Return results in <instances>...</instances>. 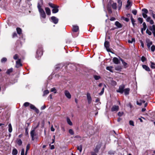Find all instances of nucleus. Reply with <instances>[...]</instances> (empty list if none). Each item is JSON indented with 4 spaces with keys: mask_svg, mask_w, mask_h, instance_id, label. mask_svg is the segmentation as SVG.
Masks as SVG:
<instances>
[{
    "mask_svg": "<svg viewBox=\"0 0 155 155\" xmlns=\"http://www.w3.org/2000/svg\"><path fill=\"white\" fill-rule=\"evenodd\" d=\"M43 4V0H39L38 2L37 7L40 13V16L42 18H45L46 15L43 9L41 8V6Z\"/></svg>",
    "mask_w": 155,
    "mask_h": 155,
    "instance_id": "1",
    "label": "nucleus"
},
{
    "mask_svg": "<svg viewBox=\"0 0 155 155\" xmlns=\"http://www.w3.org/2000/svg\"><path fill=\"white\" fill-rule=\"evenodd\" d=\"M151 31L154 37L155 36V25H153L149 27V29H147L146 31V33L149 35H151L152 34Z\"/></svg>",
    "mask_w": 155,
    "mask_h": 155,
    "instance_id": "2",
    "label": "nucleus"
},
{
    "mask_svg": "<svg viewBox=\"0 0 155 155\" xmlns=\"http://www.w3.org/2000/svg\"><path fill=\"white\" fill-rule=\"evenodd\" d=\"M43 54V51L42 48H41L38 49L36 52V58L39 59V58L41 57Z\"/></svg>",
    "mask_w": 155,
    "mask_h": 155,
    "instance_id": "3",
    "label": "nucleus"
},
{
    "mask_svg": "<svg viewBox=\"0 0 155 155\" xmlns=\"http://www.w3.org/2000/svg\"><path fill=\"white\" fill-rule=\"evenodd\" d=\"M124 85H120L119 86V89L118 90H117L116 91L117 92H119L121 94H122L124 91Z\"/></svg>",
    "mask_w": 155,
    "mask_h": 155,
    "instance_id": "4",
    "label": "nucleus"
},
{
    "mask_svg": "<svg viewBox=\"0 0 155 155\" xmlns=\"http://www.w3.org/2000/svg\"><path fill=\"white\" fill-rule=\"evenodd\" d=\"M119 107L117 105H114L112 106L111 109L112 112H117L119 110Z\"/></svg>",
    "mask_w": 155,
    "mask_h": 155,
    "instance_id": "5",
    "label": "nucleus"
},
{
    "mask_svg": "<svg viewBox=\"0 0 155 155\" xmlns=\"http://www.w3.org/2000/svg\"><path fill=\"white\" fill-rule=\"evenodd\" d=\"M51 19L52 22H53L54 24H56L58 23V19L55 17L52 16L51 18Z\"/></svg>",
    "mask_w": 155,
    "mask_h": 155,
    "instance_id": "6",
    "label": "nucleus"
},
{
    "mask_svg": "<svg viewBox=\"0 0 155 155\" xmlns=\"http://www.w3.org/2000/svg\"><path fill=\"white\" fill-rule=\"evenodd\" d=\"M30 106V108L34 110L37 113H38L39 112V110L37 109L34 105L31 104Z\"/></svg>",
    "mask_w": 155,
    "mask_h": 155,
    "instance_id": "7",
    "label": "nucleus"
},
{
    "mask_svg": "<svg viewBox=\"0 0 155 155\" xmlns=\"http://www.w3.org/2000/svg\"><path fill=\"white\" fill-rule=\"evenodd\" d=\"M64 94L65 96L68 98L70 99L71 98V95L69 92L67 90L64 91Z\"/></svg>",
    "mask_w": 155,
    "mask_h": 155,
    "instance_id": "8",
    "label": "nucleus"
},
{
    "mask_svg": "<svg viewBox=\"0 0 155 155\" xmlns=\"http://www.w3.org/2000/svg\"><path fill=\"white\" fill-rule=\"evenodd\" d=\"M87 97L88 103L89 104H91V102L92 99L90 94L89 93H87Z\"/></svg>",
    "mask_w": 155,
    "mask_h": 155,
    "instance_id": "9",
    "label": "nucleus"
},
{
    "mask_svg": "<svg viewBox=\"0 0 155 155\" xmlns=\"http://www.w3.org/2000/svg\"><path fill=\"white\" fill-rule=\"evenodd\" d=\"M59 6L56 5L55 7L53 8L52 10V12L53 13H56L58 12V9Z\"/></svg>",
    "mask_w": 155,
    "mask_h": 155,
    "instance_id": "10",
    "label": "nucleus"
},
{
    "mask_svg": "<svg viewBox=\"0 0 155 155\" xmlns=\"http://www.w3.org/2000/svg\"><path fill=\"white\" fill-rule=\"evenodd\" d=\"M146 42L147 43V46L148 48H150V46L152 44V42L149 39H147Z\"/></svg>",
    "mask_w": 155,
    "mask_h": 155,
    "instance_id": "11",
    "label": "nucleus"
},
{
    "mask_svg": "<svg viewBox=\"0 0 155 155\" xmlns=\"http://www.w3.org/2000/svg\"><path fill=\"white\" fill-rule=\"evenodd\" d=\"M104 47L107 51L109 49V43L107 41H105L104 43Z\"/></svg>",
    "mask_w": 155,
    "mask_h": 155,
    "instance_id": "12",
    "label": "nucleus"
},
{
    "mask_svg": "<svg viewBox=\"0 0 155 155\" xmlns=\"http://www.w3.org/2000/svg\"><path fill=\"white\" fill-rule=\"evenodd\" d=\"M22 64L21 63V59H18V60L16 61V67L18 68L19 67L21 66Z\"/></svg>",
    "mask_w": 155,
    "mask_h": 155,
    "instance_id": "13",
    "label": "nucleus"
},
{
    "mask_svg": "<svg viewBox=\"0 0 155 155\" xmlns=\"http://www.w3.org/2000/svg\"><path fill=\"white\" fill-rule=\"evenodd\" d=\"M73 31L74 32H76L78 31L79 30V27L77 25H73Z\"/></svg>",
    "mask_w": 155,
    "mask_h": 155,
    "instance_id": "14",
    "label": "nucleus"
},
{
    "mask_svg": "<svg viewBox=\"0 0 155 155\" xmlns=\"http://www.w3.org/2000/svg\"><path fill=\"white\" fill-rule=\"evenodd\" d=\"M143 28H142L141 29V32L142 34L143 33V31H145L147 28V25H146V23L145 22L143 23Z\"/></svg>",
    "mask_w": 155,
    "mask_h": 155,
    "instance_id": "15",
    "label": "nucleus"
},
{
    "mask_svg": "<svg viewBox=\"0 0 155 155\" xmlns=\"http://www.w3.org/2000/svg\"><path fill=\"white\" fill-rule=\"evenodd\" d=\"M45 9L47 14L48 15H50L51 14V12L50 8L48 7H46Z\"/></svg>",
    "mask_w": 155,
    "mask_h": 155,
    "instance_id": "16",
    "label": "nucleus"
},
{
    "mask_svg": "<svg viewBox=\"0 0 155 155\" xmlns=\"http://www.w3.org/2000/svg\"><path fill=\"white\" fill-rule=\"evenodd\" d=\"M115 25L118 28H120L122 27V25L118 21L115 22Z\"/></svg>",
    "mask_w": 155,
    "mask_h": 155,
    "instance_id": "17",
    "label": "nucleus"
},
{
    "mask_svg": "<svg viewBox=\"0 0 155 155\" xmlns=\"http://www.w3.org/2000/svg\"><path fill=\"white\" fill-rule=\"evenodd\" d=\"M130 88H126L124 90V94L125 95H127L129 94V91H130Z\"/></svg>",
    "mask_w": 155,
    "mask_h": 155,
    "instance_id": "18",
    "label": "nucleus"
},
{
    "mask_svg": "<svg viewBox=\"0 0 155 155\" xmlns=\"http://www.w3.org/2000/svg\"><path fill=\"white\" fill-rule=\"evenodd\" d=\"M142 67L144 69L147 71H150V69L149 67L146 65H143Z\"/></svg>",
    "mask_w": 155,
    "mask_h": 155,
    "instance_id": "19",
    "label": "nucleus"
},
{
    "mask_svg": "<svg viewBox=\"0 0 155 155\" xmlns=\"http://www.w3.org/2000/svg\"><path fill=\"white\" fill-rule=\"evenodd\" d=\"M113 61L114 62L115 64H117L119 63L118 59L116 57H114L113 58Z\"/></svg>",
    "mask_w": 155,
    "mask_h": 155,
    "instance_id": "20",
    "label": "nucleus"
},
{
    "mask_svg": "<svg viewBox=\"0 0 155 155\" xmlns=\"http://www.w3.org/2000/svg\"><path fill=\"white\" fill-rule=\"evenodd\" d=\"M120 60L121 61L124 68H126L128 67V65L127 63L124 62V60L121 59H120Z\"/></svg>",
    "mask_w": 155,
    "mask_h": 155,
    "instance_id": "21",
    "label": "nucleus"
},
{
    "mask_svg": "<svg viewBox=\"0 0 155 155\" xmlns=\"http://www.w3.org/2000/svg\"><path fill=\"white\" fill-rule=\"evenodd\" d=\"M18 153V150L14 148L13 149L12 153V155H16Z\"/></svg>",
    "mask_w": 155,
    "mask_h": 155,
    "instance_id": "22",
    "label": "nucleus"
},
{
    "mask_svg": "<svg viewBox=\"0 0 155 155\" xmlns=\"http://www.w3.org/2000/svg\"><path fill=\"white\" fill-rule=\"evenodd\" d=\"M118 10H119L120 9L122 6V2L120 0H119L118 1Z\"/></svg>",
    "mask_w": 155,
    "mask_h": 155,
    "instance_id": "23",
    "label": "nucleus"
},
{
    "mask_svg": "<svg viewBox=\"0 0 155 155\" xmlns=\"http://www.w3.org/2000/svg\"><path fill=\"white\" fill-rule=\"evenodd\" d=\"M145 102V101L142 100H140V101L139 102L137 101V104L138 105L140 106L141 105L142 103H144Z\"/></svg>",
    "mask_w": 155,
    "mask_h": 155,
    "instance_id": "24",
    "label": "nucleus"
},
{
    "mask_svg": "<svg viewBox=\"0 0 155 155\" xmlns=\"http://www.w3.org/2000/svg\"><path fill=\"white\" fill-rule=\"evenodd\" d=\"M16 30L18 34L20 35L21 34L22 30L19 28H16Z\"/></svg>",
    "mask_w": 155,
    "mask_h": 155,
    "instance_id": "25",
    "label": "nucleus"
},
{
    "mask_svg": "<svg viewBox=\"0 0 155 155\" xmlns=\"http://www.w3.org/2000/svg\"><path fill=\"white\" fill-rule=\"evenodd\" d=\"M8 130L9 132V133L12 132V125L11 124H9L8 125Z\"/></svg>",
    "mask_w": 155,
    "mask_h": 155,
    "instance_id": "26",
    "label": "nucleus"
},
{
    "mask_svg": "<svg viewBox=\"0 0 155 155\" xmlns=\"http://www.w3.org/2000/svg\"><path fill=\"white\" fill-rule=\"evenodd\" d=\"M104 87H106V86L105 84H104V87L102 88L101 92L99 93V94L100 95H102L104 92Z\"/></svg>",
    "mask_w": 155,
    "mask_h": 155,
    "instance_id": "27",
    "label": "nucleus"
},
{
    "mask_svg": "<svg viewBox=\"0 0 155 155\" xmlns=\"http://www.w3.org/2000/svg\"><path fill=\"white\" fill-rule=\"evenodd\" d=\"M67 121L68 123L70 125H72V123L70 119L68 118L67 117Z\"/></svg>",
    "mask_w": 155,
    "mask_h": 155,
    "instance_id": "28",
    "label": "nucleus"
},
{
    "mask_svg": "<svg viewBox=\"0 0 155 155\" xmlns=\"http://www.w3.org/2000/svg\"><path fill=\"white\" fill-rule=\"evenodd\" d=\"M113 68V67L112 66H108L107 67L106 69L111 72H113V71L112 70Z\"/></svg>",
    "mask_w": 155,
    "mask_h": 155,
    "instance_id": "29",
    "label": "nucleus"
},
{
    "mask_svg": "<svg viewBox=\"0 0 155 155\" xmlns=\"http://www.w3.org/2000/svg\"><path fill=\"white\" fill-rule=\"evenodd\" d=\"M35 128L34 129L32 130L31 132V136H35Z\"/></svg>",
    "mask_w": 155,
    "mask_h": 155,
    "instance_id": "30",
    "label": "nucleus"
},
{
    "mask_svg": "<svg viewBox=\"0 0 155 155\" xmlns=\"http://www.w3.org/2000/svg\"><path fill=\"white\" fill-rule=\"evenodd\" d=\"M17 142L19 146H20L22 143V142L20 139H18L17 140Z\"/></svg>",
    "mask_w": 155,
    "mask_h": 155,
    "instance_id": "31",
    "label": "nucleus"
},
{
    "mask_svg": "<svg viewBox=\"0 0 155 155\" xmlns=\"http://www.w3.org/2000/svg\"><path fill=\"white\" fill-rule=\"evenodd\" d=\"M94 79L96 80H98L101 78V77L100 76L97 75H94Z\"/></svg>",
    "mask_w": 155,
    "mask_h": 155,
    "instance_id": "32",
    "label": "nucleus"
},
{
    "mask_svg": "<svg viewBox=\"0 0 155 155\" xmlns=\"http://www.w3.org/2000/svg\"><path fill=\"white\" fill-rule=\"evenodd\" d=\"M131 21L132 23V25H133V26L134 27L135 25V24L134 22H135V20L133 18L132 16L131 17Z\"/></svg>",
    "mask_w": 155,
    "mask_h": 155,
    "instance_id": "33",
    "label": "nucleus"
},
{
    "mask_svg": "<svg viewBox=\"0 0 155 155\" xmlns=\"http://www.w3.org/2000/svg\"><path fill=\"white\" fill-rule=\"evenodd\" d=\"M82 146L81 145H80L79 146H78L77 147V149L80 152H81L82 150Z\"/></svg>",
    "mask_w": 155,
    "mask_h": 155,
    "instance_id": "34",
    "label": "nucleus"
},
{
    "mask_svg": "<svg viewBox=\"0 0 155 155\" xmlns=\"http://www.w3.org/2000/svg\"><path fill=\"white\" fill-rule=\"evenodd\" d=\"M112 7L113 9H116L117 8V4L116 3H113L112 5Z\"/></svg>",
    "mask_w": 155,
    "mask_h": 155,
    "instance_id": "35",
    "label": "nucleus"
},
{
    "mask_svg": "<svg viewBox=\"0 0 155 155\" xmlns=\"http://www.w3.org/2000/svg\"><path fill=\"white\" fill-rule=\"evenodd\" d=\"M151 63V68L153 69H155V64L152 62H150Z\"/></svg>",
    "mask_w": 155,
    "mask_h": 155,
    "instance_id": "36",
    "label": "nucleus"
},
{
    "mask_svg": "<svg viewBox=\"0 0 155 155\" xmlns=\"http://www.w3.org/2000/svg\"><path fill=\"white\" fill-rule=\"evenodd\" d=\"M142 13L147 14L148 13V10L146 8H143L142 9Z\"/></svg>",
    "mask_w": 155,
    "mask_h": 155,
    "instance_id": "37",
    "label": "nucleus"
},
{
    "mask_svg": "<svg viewBox=\"0 0 155 155\" xmlns=\"http://www.w3.org/2000/svg\"><path fill=\"white\" fill-rule=\"evenodd\" d=\"M135 41V39L134 38H132L131 40H128V42L129 43H132L133 42Z\"/></svg>",
    "mask_w": 155,
    "mask_h": 155,
    "instance_id": "38",
    "label": "nucleus"
},
{
    "mask_svg": "<svg viewBox=\"0 0 155 155\" xmlns=\"http://www.w3.org/2000/svg\"><path fill=\"white\" fill-rule=\"evenodd\" d=\"M12 71V68H10V69H8L6 71V73L8 74H9L11 73Z\"/></svg>",
    "mask_w": 155,
    "mask_h": 155,
    "instance_id": "39",
    "label": "nucleus"
},
{
    "mask_svg": "<svg viewBox=\"0 0 155 155\" xmlns=\"http://www.w3.org/2000/svg\"><path fill=\"white\" fill-rule=\"evenodd\" d=\"M49 93V91L48 90H45L44 91L43 94V96H45V95L48 94Z\"/></svg>",
    "mask_w": 155,
    "mask_h": 155,
    "instance_id": "40",
    "label": "nucleus"
},
{
    "mask_svg": "<svg viewBox=\"0 0 155 155\" xmlns=\"http://www.w3.org/2000/svg\"><path fill=\"white\" fill-rule=\"evenodd\" d=\"M121 68L120 66H118L115 67V69L116 70L120 71L121 69Z\"/></svg>",
    "mask_w": 155,
    "mask_h": 155,
    "instance_id": "41",
    "label": "nucleus"
},
{
    "mask_svg": "<svg viewBox=\"0 0 155 155\" xmlns=\"http://www.w3.org/2000/svg\"><path fill=\"white\" fill-rule=\"evenodd\" d=\"M31 104L29 102H26L24 104V106L25 107H28L29 106H30Z\"/></svg>",
    "mask_w": 155,
    "mask_h": 155,
    "instance_id": "42",
    "label": "nucleus"
},
{
    "mask_svg": "<svg viewBox=\"0 0 155 155\" xmlns=\"http://www.w3.org/2000/svg\"><path fill=\"white\" fill-rule=\"evenodd\" d=\"M48 5L50 7H51L53 8H54V7H55V6L56 5L52 3H49Z\"/></svg>",
    "mask_w": 155,
    "mask_h": 155,
    "instance_id": "43",
    "label": "nucleus"
},
{
    "mask_svg": "<svg viewBox=\"0 0 155 155\" xmlns=\"http://www.w3.org/2000/svg\"><path fill=\"white\" fill-rule=\"evenodd\" d=\"M151 50L153 52L155 50V46L154 45H153L151 47Z\"/></svg>",
    "mask_w": 155,
    "mask_h": 155,
    "instance_id": "44",
    "label": "nucleus"
},
{
    "mask_svg": "<svg viewBox=\"0 0 155 155\" xmlns=\"http://www.w3.org/2000/svg\"><path fill=\"white\" fill-rule=\"evenodd\" d=\"M7 58H3L1 60V61L2 62H5L7 61Z\"/></svg>",
    "mask_w": 155,
    "mask_h": 155,
    "instance_id": "45",
    "label": "nucleus"
},
{
    "mask_svg": "<svg viewBox=\"0 0 155 155\" xmlns=\"http://www.w3.org/2000/svg\"><path fill=\"white\" fill-rule=\"evenodd\" d=\"M69 133L71 135H73L74 134V132L72 129H70L69 130Z\"/></svg>",
    "mask_w": 155,
    "mask_h": 155,
    "instance_id": "46",
    "label": "nucleus"
},
{
    "mask_svg": "<svg viewBox=\"0 0 155 155\" xmlns=\"http://www.w3.org/2000/svg\"><path fill=\"white\" fill-rule=\"evenodd\" d=\"M51 91L54 92V93H56V90L55 88H52L51 89Z\"/></svg>",
    "mask_w": 155,
    "mask_h": 155,
    "instance_id": "47",
    "label": "nucleus"
},
{
    "mask_svg": "<svg viewBox=\"0 0 155 155\" xmlns=\"http://www.w3.org/2000/svg\"><path fill=\"white\" fill-rule=\"evenodd\" d=\"M138 21L141 24L143 22V19L141 18H139L138 19Z\"/></svg>",
    "mask_w": 155,
    "mask_h": 155,
    "instance_id": "48",
    "label": "nucleus"
},
{
    "mask_svg": "<svg viewBox=\"0 0 155 155\" xmlns=\"http://www.w3.org/2000/svg\"><path fill=\"white\" fill-rule=\"evenodd\" d=\"M123 112H119L118 113V115L119 117H121L123 115Z\"/></svg>",
    "mask_w": 155,
    "mask_h": 155,
    "instance_id": "49",
    "label": "nucleus"
},
{
    "mask_svg": "<svg viewBox=\"0 0 155 155\" xmlns=\"http://www.w3.org/2000/svg\"><path fill=\"white\" fill-rule=\"evenodd\" d=\"M130 2L128 0L127 1V4L126 5V8H128L130 5Z\"/></svg>",
    "mask_w": 155,
    "mask_h": 155,
    "instance_id": "50",
    "label": "nucleus"
},
{
    "mask_svg": "<svg viewBox=\"0 0 155 155\" xmlns=\"http://www.w3.org/2000/svg\"><path fill=\"white\" fill-rule=\"evenodd\" d=\"M129 124L130 125H132L133 126H134V122L132 120H130L129 121Z\"/></svg>",
    "mask_w": 155,
    "mask_h": 155,
    "instance_id": "51",
    "label": "nucleus"
},
{
    "mask_svg": "<svg viewBox=\"0 0 155 155\" xmlns=\"http://www.w3.org/2000/svg\"><path fill=\"white\" fill-rule=\"evenodd\" d=\"M30 144H28L26 146V151H28L30 148Z\"/></svg>",
    "mask_w": 155,
    "mask_h": 155,
    "instance_id": "52",
    "label": "nucleus"
},
{
    "mask_svg": "<svg viewBox=\"0 0 155 155\" xmlns=\"http://www.w3.org/2000/svg\"><path fill=\"white\" fill-rule=\"evenodd\" d=\"M107 10L109 13H111L112 12L111 9L110 8L107 7Z\"/></svg>",
    "mask_w": 155,
    "mask_h": 155,
    "instance_id": "53",
    "label": "nucleus"
},
{
    "mask_svg": "<svg viewBox=\"0 0 155 155\" xmlns=\"http://www.w3.org/2000/svg\"><path fill=\"white\" fill-rule=\"evenodd\" d=\"M18 58V55L15 54L13 57V58L15 60H17Z\"/></svg>",
    "mask_w": 155,
    "mask_h": 155,
    "instance_id": "54",
    "label": "nucleus"
},
{
    "mask_svg": "<svg viewBox=\"0 0 155 155\" xmlns=\"http://www.w3.org/2000/svg\"><path fill=\"white\" fill-rule=\"evenodd\" d=\"M132 13L135 15H136L137 13V11L136 10H134L132 11Z\"/></svg>",
    "mask_w": 155,
    "mask_h": 155,
    "instance_id": "55",
    "label": "nucleus"
},
{
    "mask_svg": "<svg viewBox=\"0 0 155 155\" xmlns=\"http://www.w3.org/2000/svg\"><path fill=\"white\" fill-rule=\"evenodd\" d=\"M25 133L26 135H28V128H26L25 129Z\"/></svg>",
    "mask_w": 155,
    "mask_h": 155,
    "instance_id": "56",
    "label": "nucleus"
},
{
    "mask_svg": "<svg viewBox=\"0 0 155 155\" xmlns=\"http://www.w3.org/2000/svg\"><path fill=\"white\" fill-rule=\"evenodd\" d=\"M150 11L151 12V13L153 18L154 19L155 18V14H153V11L152 10H150Z\"/></svg>",
    "mask_w": 155,
    "mask_h": 155,
    "instance_id": "57",
    "label": "nucleus"
},
{
    "mask_svg": "<svg viewBox=\"0 0 155 155\" xmlns=\"http://www.w3.org/2000/svg\"><path fill=\"white\" fill-rule=\"evenodd\" d=\"M141 60L142 61L144 62L146 60V58L144 56H142L141 57Z\"/></svg>",
    "mask_w": 155,
    "mask_h": 155,
    "instance_id": "58",
    "label": "nucleus"
},
{
    "mask_svg": "<svg viewBox=\"0 0 155 155\" xmlns=\"http://www.w3.org/2000/svg\"><path fill=\"white\" fill-rule=\"evenodd\" d=\"M25 150L24 149L21 150V155H24Z\"/></svg>",
    "mask_w": 155,
    "mask_h": 155,
    "instance_id": "59",
    "label": "nucleus"
},
{
    "mask_svg": "<svg viewBox=\"0 0 155 155\" xmlns=\"http://www.w3.org/2000/svg\"><path fill=\"white\" fill-rule=\"evenodd\" d=\"M142 15L143 17L144 18H146L147 17V14L142 13Z\"/></svg>",
    "mask_w": 155,
    "mask_h": 155,
    "instance_id": "60",
    "label": "nucleus"
},
{
    "mask_svg": "<svg viewBox=\"0 0 155 155\" xmlns=\"http://www.w3.org/2000/svg\"><path fill=\"white\" fill-rule=\"evenodd\" d=\"M123 19L127 22H128L129 21V19L127 18L124 17Z\"/></svg>",
    "mask_w": 155,
    "mask_h": 155,
    "instance_id": "61",
    "label": "nucleus"
},
{
    "mask_svg": "<svg viewBox=\"0 0 155 155\" xmlns=\"http://www.w3.org/2000/svg\"><path fill=\"white\" fill-rule=\"evenodd\" d=\"M150 18V17H147L146 19V21L147 22H149L151 20Z\"/></svg>",
    "mask_w": 155,
    "mask_h": 155,
    "instance_id": "62",
    "label": "nucleus"
},
{
    "mask_svg": "<svg viewBox=\"0 0 155 155\" xmlns=\"http://www.w3.org/2000/svg\"><path fill=\"white\" fill-rule=\"evenodd\" d=\"M50 145L51 146L50 149H51L52 150L54 148V145H51V144H50Z\"/></svg>",
    "mask_w": 155,
    "mask_h": 155,
    "instance_id": "63",
    "label": "nucleus"
},
{
    "mask_svg": "<svg viewBox=\"0 0 155 155\" xmlns=\"http://www.w3.org/2000/svg\"><path fill=\"white\" fill-rule=\"evenodd\" d=\"M91 155H97L96 153L94 152H91Z\"/></svg>",
    "mask_w": 155,
    "mask_h": 155,
    "instance_id": "64",
    "label": "nucleus"
}]
</instances>
